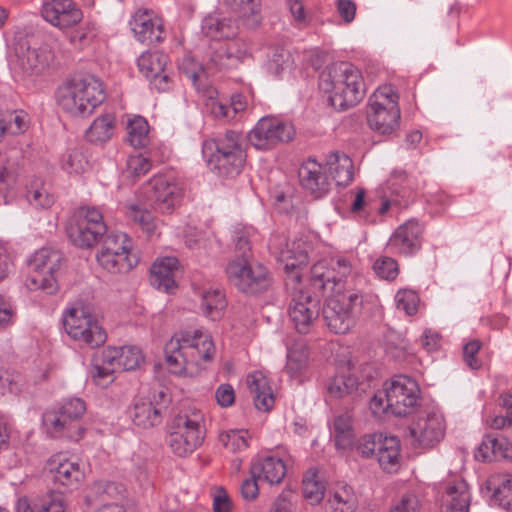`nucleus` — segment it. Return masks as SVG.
<instances>
[{"instance_id":"1","label":"nucleus","mask_w":512,"mask_h":512,"mask_svg":"<svg viewBox=\"0 0 512 512\" xmlns=\"http://www.w3.org/2000/svg\"><path fill=\"white\" fill-rule=\"evenodd\" d=\"M309 250L310 245L306 241L298 239L288 243L279 255V260L287 273V286H292L294 290L288 314L295 329L301 334L310 331L320 310V297L316 290L312 294L302 289L297 290L295 287L301 278L300 269L308 263Z\"/></svg>"},{"instance_id":"2","label":"nucleus","mask_w":512,"mask_h":512,"mask_svg":"<svg viewBox=\"0 0 512 512\" xmlns=\"http://www.w3.org/2000/svg\"><path fill=\"white\" fill-rule=\"evenodd\" d=\"M215 354L211 336L203 331H181L165 345V356L171 373L193 377Z\"/></svg>"},{"instance_id":"3","label":"nucleus","mask_w":512,"mask_h":512,"mask_svg":"<svg viewBox=\"0 0 512 512\" xmlns=\"http://www.w3.org/2000/svg\"><path fill=\"white\" fill-rule=\"evenodd\" d=\"M319 88L338 110L355 106L365 95L361 71L349 62H334L326 66L319 75Z\"/></svg>"},{"instance_id":"4","label":"nucleus","mask_w":512,"mask_h":512,"mask_svg":"<svg viewBox=\"0 0 512 512\" xmlns=\"http://www.w3.org/2000/svg\"><path fill=\"white\" fill-rule=\"evenodd\" d=\"M106 94L100 79L92 76H76L57 92L59 106L72 116L87 117L103 103Z\"/></svg>"},{"instance_id":"5","label":"nucleus","mask_w":512,"mask_h":512,"mask_svg":"<svg viewBox=\"0 0 512 512\" xmlns=\"http://www.w3.org/2000/svg\"><path fill=\"white\" fill-rule=\"evenodd\" d=\"M243 145V135L228 130L223 136L205 141L202 154L211 170L224 177H234L240 174L245 163Z\"/></svg>"},{"instance_id":"6","label":"nucleus","mask_w":512,"mask_h":512,"mask_svg":"<svg viewBox=\"0 0 512 512\" xmlns=\"http://www.w3.org/2000/svg\"><path fill=\"white\" fill-rule=\"evenodd\" d=\"M85 411V402L80 398H71L47 409L42 415L44 433L53 439L79 441L85 432L81 424Z\"/></svg>"},{"instance_id":"7","label":"nucleus","mask_w":512,"mask_h":512,"mask_svg":"<svg viewBox=\"0 0 512 512\" xmlns=\"http://www.w3.org/2000/svg\"><path fill=\"white\" fill-rule=\"evenodd\" d=\"M204 415L196 409L182 410L170 426L168 444L179 457L192 454L204 440Z\"/></svg>"},{"instance_id":"8","label":"nucleus","mask_w":512,"mask_h":512,"mask_svg":"<svg viewBox=\"0 0 512 512\" xmlns=\"http://www.w3.org/2000/svg\"><path fill=\"white\" fill-rule=\"evenodd\" d=\"M362 304L363 296L357 292L335 293L322 310L327 327L336 334L347 333L354 326Z\"/></svg>"},{"instance_id":"9","label":"nucleus","mask_w":512,"mask_h":512,"mask_svg":"<svg viewBox=\"0 0 512 512\" xmlns=\"http://www.w3.org/2000/svg\"><path fill=\"white\" fill-rule=\"evenodd\" d=\"M70 241L77 247L88 249L96 245L107 231L102 212L96 207H80L71 217L67 228Z\"/></svg>"},{"instance_id":"10","label":"nucleus","mask_w":512,"mask_h":512,"mask_svg":"<svg viewBox=\"0 0 512 512\" xmlns=\"http://www.w3.org/2000/svg\"><path fill=\"white\" fill-rule=\"evenodd\" d=\"M399 96L391 85L380 86L369 99L367 112L371 129L388 134L399 125Z\"/></svg>"},{"instance_id":"11","label":"nucleus","mask_w":512,"mask_h":512,"mask_svg":"<svg viewBox=\"0 0 512 512\" xmlns=\"http://www.w3.org/2000/svg\"><path fill=\"white\" fill-rule=\"evenodd\" d=\"M353 262L346 256H334L315 263L311 268L310 285L319 293H342L343 282L354 273Z\"/></svg>"},{"instance_id":"12","label":"nucleus","mask_w":512,"mask_h":512,"mask_svg":"<svg viewBox=\"0 0 512 512\" xmlns=\"http://www.w3.org/2000/svg\"><path fill=\"white\" fill-rule=\"evenodd\" d=\"M66 333L75 341L91 348L103 345L107 334L98 320L82 306L67 309L63 316Z\"/></svg>"},{"instance_id":"13","label":"nucleus","mask_w":512,"mask_h":512,"mask_svg":"<svg viewBox=\"0 0 512 512\" xmlns=\"http://www.w3.org/2000/svg\"><path fill=\"white\" fill-rule=\"evenodd\" d=\"M62 255L56 250L42 248L29 261L31 274L26 279L29 290H42L53 294L58 290L55 273L59 270Z\"/></svg>"},{"instance_id":"14","label":"nucleus","mask_w":512,"mask_h":512,"mask_svg":"<svg viewBox=\"0 0 512 512\" xmlns=\"http://www.w3.org/2000/svg\"><path fill=\"white\" fill-rule=\"evenodd\" d=\"M226 273L231 284L246 294L263 292L271 285L266 267L261 264H249L247 260L231 261L226 268Z\"/></svg>"},{"instance_id":"15","label":"nucleus","mask_w":512,"mask_h":512,"mask_svg":"<svg viewBox=\"0 0 512 512\" xmlns=\"http://www.w3.org/2000/svg\"><path fill=\"white\" fill-rule=\"evenodd\" d=\"M295 135L294 127L274 117H262L248 133L247 140L258 150H269L279 143L289 142Z\"/></svg>"},{"instance_id":"16","label":"nucleus","mask_w":512,"mask_h":512,"mask_svg":"<svg viewBox=\"0 0 512 512\" xmlns=\"http://www.w3.org/2000/svg\"><path fill=\"white\" fill-rule=\"evenodd\" d=\"M408 430L413 446L433 447L444 437L445 423L443 415L437 410L421 411L411 422Z\"/></svg>"},{"instance_id":"17","label":"nucleus","mask_w":512,"mask_h":512,"mask_svg":"<svg viewBox=\"0 0 512 512\" xmlns=\"http://www.w3.org/2000/svg\"><path fill=\"white\" fill-rule=\"evenodd\" d=\"M388 390V406L392 407L395 416L410 414L419 403L420 390L416 381L404 375H398L386 383Z\"/></svg>"},{"instance_id":"18","label":"nucleus","mask_w":512,"mask_h":512,"mask_svg":"<svg viewBox=\"0 0 512 512\" xmlns=\"http://www.w3.org/2000/svg\"><path fill=\"white\" fill-rule=\"evenodd\" d=\"M248 56V47L242 39L211 47L204 64L206 75L237 67Z\"/></svg>"},{"instance_id":"19","label":"nucleus","mask_w":512,"mask_h":512,"mask_svg":"<svg viewBox=\"0 0 512 512\" xmlns=\"http://www.w3.org/2000/svg\"><path fill=\"white\" fill-rule=\"evenodd\" d=\"M148 199L160 213H172L182 198V188L166 176H155L148 183Z\"/></svg>"},{"instance_id":"20","label":"nucleus","mask_w":512,"mask_h":512,"mask_svg":"<svg viewBox=\"0 0 512 512\" xmlns=\"http://www.w3.org/2000/svg\"><path fill=\"white\" fill-rule=\"evenodd\" d=\"M129 26L134 37L141 43L151 45L164 39L163 21L152 10H137L129 21Z\"/></svg>"},{"instance_id":"21","label":"nucleus","mask_w":512,"mask_h":512,"mask_svg":"<svg viewBox=\"0 0 512 512\" xmlns=\"http://www.w3.org/2000/svg\"><path fill=\"white\" fill-rule=\"evenodd\" d=\"M41 15L45 21L59 29H66L78 24L83 13L73 0H45Z\"/></svg>"},{"instance_id":"22","label":"nucleus","mask_w":512,"mask_h":512,"mask_svg":"<svg viewBox=\"0 0 512 512\" xmlns=\"http://www.w3.org/2000/svg\"><path fill=\"white\" fill-rule=\"evenodd\" d=\"M169 397L166 391L160 390L153 400L139 399L131 411L133 423L143 429L151 428L161 423L163 409L167 406Z\"/></svg>"},{"instance_id":"23","label":"nucleus","mask_w":512,"mask_h":512,"mask_svg":"<svg viewBox=\"0 0 512 512\" xmlns=\"http://www.w3.org/2000/svg\"><path fill=\"white\" fill-rule=\"evenodd\" d=\"M423 227L419 221L410 219L400 225L391 235L388 247L397 254L410 256L421 248Z\"/></svg>"},{"instance_id":"24","label":"nucleus","mask_w":512,"mask_h":512,"mask_svg":"<svg viewBox=\"0 0 512 512\" xmlns=\"http://www.w3.org/2000/svg\"><path fill=\"white\" fill-rule=\"evenodd\" d=\"M167 63L168 56L159 51L144 52L137 60L140 72L158 91H165L169 88V75L165 71Z\"/></svg>"},{"instance_id":"25","label":"nucleus","mask_w":512,"mask_h":512,"mask_svg":"<svg viewBox=\"0 0 512 512\" xmlns=\"http://www.w3.org/2000/svg\"><path fill=\"white\" fill-rule=\"evenodd\" d=\"M123 492L122 485L100 481L90 487L85 499L88 506L96 508L95 512H125L122 505L108 502L122 496Z\"/></svg>"},{"instance_id":"26","label":"nucleus","mask_w":512,"mask_h":512,"mask_svg":"<svg viewBox=\"0 0 512 512\" xmlns=\"http://www.w3.org/2000/svg\"><path fill=\"white\" fill-rule=\"evenodd\" d=\"M366 384L359 381L355 376V368L350 362L341 365L337 374L331 378L327 384V392L330 397L335 399L347 396H358L365 391Z\"/></svg>"},{"instance_id":"27","label":"nucleus","mask_w":512,"mask_h":512,"mask_svg":"<svg viewBox=\"0 0 512 512\" xmlns=\"http://www.w3.org/2000/svg\"><path fill=\"white\" fill-rule=\"evenodd\" d=\"M325 166L316 160L309 159L299 169V178L302 186L315 198L326 195L331 187Z\"/></svg>"},{"instance_id":"28","label":"nucleus","mask_w":512,"mask_h":512,"mask_svg":"<svg viewBox=\"0 0 512 512\" xmlns=\"http://www.w3.org/2000/svg\"><path fill=\"white\" fill-rule=\"evenodd\" d=\"M15 512H66L65 498L59 491H48L33 500L26 496L19 497Z\"/></svg>"},{"instance_id":"29","label":"nucleus","mask_w":512,"mask_h":512,"mask_svg":"<svg viewBox=\"0 0 512 512\" xmlns=\"http://www.w3.org/2000/svg\"><path fill=\"white\" fill-rule=\"evenodd\" d=\"M150 282L158 290L173 293L176 289V275L179 272V261L175 257L157 259L150 270Z\"/></svg>"},{"instance_id":"30","label":"nucleus","mask_w":512,"mask_h":512,"mask_svg":"<svg viewBox=\"0 0 512 512\" xmlns=\"http://www.w3.org/2000/svg\"><path fill=\"white\" fill-rule=\"evenodd\" d=\"M194 291L200 299L202 313L213 321L219 320L227 305L222 289L214 285H194Z\"/></svg>"},{"instance_id":"31","label":"nucleus","mask_w":512,"mask_h":512,"mask_svg":"<svg viewBox=\"0 0 512 512\" xmlns=\"http://www.w3.org/2000/svg\"><path fill=\"white\" fill-rule=\"evenodd\" d=\"M203 34L215 40H235L238 33V25L235 19L221 14L206 16L201 25Z\"/></svg>"},{"instance_id":"32","label":"nucleus","mask_w":512,"mask_h":512,"mask_svg":"<svg viewBox=\"0 0 512 512\" xmlns=\"http://www.w3.org/2000/svg\"><path fill=\"white\" fill-rule=\"evenodd\" d=\"M250 474L271 485L279 484L286 475V465L280 458L266 456L253 461Z\"/></svg>"},{"instance_id":"33","label":"nucleus","mask_w":512,"mask_h":512,"mask_svg":"<svg viewBox=\"0 0 512 512\" xmlns=\"http://www.w3.org/2000/svg\"><path fill=\"white\" fill-rule=\"evenodd\" d=\"M246 383L256 409L263 412L269 411L275 400L268 378L262 372L255 371L247 376Z\"/></svg>"},{"instance_id":"34","label":"nucleus","mask_w":512,"mask_h":512,"mask_svg":"<svg viewBox=\"0 0 512 512\" xmlns=\"http://www.w3.org/2000/svg\"><path fill=\"white\" fill-rule=\"evenodd\" d=\"M486 490L491 493L490 505L506 510L512 508V475H492L486 481Z\"/></svg>"},{"instance_id":"35","label":"nucleus","mask_w":512,"mask_h":512,"mask_svg":"<svg viewBox=\"0 0 512 512\" xmlns=\"http://www.w3.org/2000/svg\"><path fill=\"white\" fill-rule=\"evenodd\" d=\"M325 168L330 174V181L333 180L338 186H347L353 180V162L344 153L332 152L326 160Z\"/></svg>"},{"instance_id":"36","label":"nucleus","mask_w":512,"mask_h":512,"mask_svg":"<svg viewBox=\"0 0 512 512\" xmlns=\"http://www.w3.org/2000/svg\"><path fill=\"white\" fill-rule=\"evenodd\" d=\"M18 57L25 71L37 74L52 63L54 54L51 48L44 44L39 47H27Z\"/></svg>"},{"instance_id":"37","label":"nucleus","mask_w":512,"mask_h":512,"mask_svg":"<svg viewBox=\"0 0 512 512\" xmlns=\"http://www.w3.org/2000/svg\"><path fill=\"white\" fill-rule=\"evenodd\" d=\"M116 131V117L113 113H104L96 117L85 131V138L94 145L108 142Z\"/></svg>"},{"instance_id":"38","label":"nucleus","mask_w":512,"mask_h":512,"mask_svg":"<svg viewBox=\"0 0 512 512\" xmlns=\"http://www.w3.org/2000/svg\"><path fill=\"white\" fill-rule=\"evenodd\" d=\"M309 367V351L303 339L296 340L287 346L285 372L291 378L301 376Z\"/></svg>"},{"instance_id":"39","label":"nucleus","mask_w":512,"mask_h":512,"mask_svg":"<svg viewBox=\"0 0 512 512\" xmlns=\"http://www.w3.org/2000/svg\"><path fill=\"white\" fill-rule=\"evenodd\" d=\"M442 501V512H468L470 495L466 482L448 484Z\"/></svg>"},{"instance_id":"40","label":"nucleus","mask_w":512,"mask_h":512,"mask_svg":"<svg viewBox=\"0 0 512 512\" xmlns=\"http://www.w3.org/2000/svg\"><path fill=\"white\" fill-rule=\"evenodd\" d=\"M380 467L387 472H394L399 467L400 441L397 437L384 435L376 454Z\"/></svg>"},{"instance_id":"41","label":"nucleus","mask_w":512,"mask_h":512,"mask_svg":"<svg viewBox=\"0 0 512 512\" xmlns=\"http://www.w3.org/2000/svg\"><path fill=\"white\" fill-rule=\"evenodd\" d=\"M511 460L512 444L503 436L485 435L482 439V460Z\"/></svg>"},{"instance_id":"42","label":"nucleus","mask_w":512,"mask_h":512,"mask_svg":"<svg viewBox=\"0 0 512 512\" xmlns=\"http://www.w3.org/2000/svg\"><path fill=\"white\" fill-rule=\"evenodd\" d=\"M96 258L98 263L110 273H126L136 265V259L131 257L129 253L122 254L100 250Z\"/></svg>"},{"instance_id":"43","label":"nucleus","mask_w":512,"mask_h":512,"mask_svg":"<svg viewBox=\"0 0 512 512\" xmlns=\"http://www.w3.org/2000/svg\"><path fill=\"white\" fill-rule=\"evenodd\" d=\"M357 497L353 489L346 485H339L327 502V512H354L357 508Z\"/></svg>"},{"instance_id":"44","label":"nucleus","mask_w":512,"mask_h":512,"mask_svg":"<svg viewBox=\"0 0 512 512\" xmlns=\"http://www.w3.org/2000/svg\"><path fill=\"white\" fill-rule=\"evenodd\" d=\"M51 472L55 482L67 487L77 485L84 477L79 464L67 459L60 461L57 466L51 467Z\"/></svg>"},{"instance_id":"45","label":"nucleus","mask_w":512,"mask_h":512,"mask_svg":"<svg viewBox=\"0 0 512 512\" xmlns=\"http://www.w3.org/2000/svg\"><path fill=\"white\" fill-rule=\"evenodd\" d=\"M60 167L69 175H80L89 169L90 164L84 150L81 147H73L62 155Z\"/></svg>"},{"instance_id":"46","label":"nucleus","mask_w":512,"mask_h":512,"mask_svg":"<svg viewBox=\"0 0 512 512\" xmlns=\"http://www.w3.org/2000/svg\"><path fill=\"white\" fill-rule=\"evenodd\" d=\"M303 495L312 505L319 504L325 495V485L316 469H309L303 478Z\"/></svg>"},{"instance_id":"47","label":"nucleus","mask_w":512,"mask_h":512,"mask_svg":"<svg viewBox=\"0 0 512 512\" xmlns=\"http://www.w3.org/2000/svg\"><path fill=\"white\" fill-rule=\"evenodd\" d=\"M332 433L337 448L345 449L352 444L354 435L350 413L340 414L334 419Z\"/></svg>"},{"instance_id":"48","label":"nucleus","mask_w":512,"mask_h":512,"mask_svg":"<svg viewBox=\"0 0 512 512\" xmlns=\"http://www.w3.org/2000/svg\"><path fill=\"white\" fill-rule=\"evenodd\" d=\"M127 141L134 148L145 147L149 141V126L142 116H134L127 123Z\"/></svg>"},{"instance_id":"49","label":"nucleus","mask_w":512,"mask_h":512,"mask_svg":"<svg viewBox=\"0 0 512 512\" xmlns=\"http://www.w3.org/2000/svg\"><path fill=\"white\" fill-rule=\"evenodd\" d=\"M127 216L131 221L137 224L148 236L156 233L157 225L152 213L138 205L127 207Z\"/></svg>"},{"instance_id":"50","label":"nucleus","mask_w":512,"mask_h":512,"mask_svg":"<svg viewBox=\"0 0 512 512\" xmlns=\"http://www.w3.org/2000/svg\"><path fill=\"white\" fill-rule=\"evenodd\" d=\"M219 440L227 450L241 452L249 446V433L244 429H233L221 433Z\"/></svg>"},{"instance_id":"51","label":"nucleus","mask_w":512,"mask_h":512,"mask_svg":"<svg viewBox=\"0 0 512 512\" xmlns=\"http://www.w3.org/2000/svg\"><path fill=\"white\" fill-rule=\"evenodd\" d=\"M246 107V99L241 94L233 95L230 104H224L220 101H213L211 104V111L217 118L232 119L238 112H241Z\"/></svg>"},{"instance_id":"52","label":"nucleus","mask_w":512,"mask_h":512,"mask_svg":"<svg viewBox=\"0 0 512 512\" xmlns=\"http://www.w3.org/2000/svg\"><path fill=\"white\" fill-rule=\"evenodd\" d=\"M27 199L31 205L42 209L50 208L54 203L53 195L39 180H36L31 184L27 192Z\"/></svg>"},{"instance_id":"53","label":"nucleus","mask_w":512,"mask_h":512,"mask_svg":"<svg viewBox=\"0 0 512 512\" xmlns=\"http://www.w3.org/2000/svg\"><path fill=\"white\" fill-rule=\"evenodd\" d=\"M290 52L282 47H275L271 50L267 61V70L273 76H280L282 72L291 66Z\"/></svg>"},{"instance_id":"54","label":"nucleus","mask_w":512,"mask_h":512,"mask_svg":"<svg viewBox=\"0 0 512 512\" xmlns=\"http://www.w3.org/2000/svg\"><path fill=\"white\" fill-rule=\"evenodd\" d=\"M132 239L123 232H111L106 235L100 250L106 252H120L122 254L131 252Z\"/></svg>"},{"instance_id":"55","label":"nucleus","mask_w":512,"mask_h":512,"mask_svg":"<svg viewBox=\"0 0 512 512\" xmlns=\"http://www.w3.org/2000/svg\"><path fill=\"white\" fill-rule=\"evenodd\" d=\"M121 371L136 369L143 361L141 350L135 346L117 347Z\"/></svg>"},{"instance_id":"56","label":"nucleus","mask_w":512,"mask_h":512,"mask_svg":"<svg viewBox=\"0 0 512 512\" xmlns=\"http://www.w3.org/2000/svg\"><path fill=\"white\" fill-rule=\"evenodd\" d=\"M419 302L418 294L411 289H400L395 295L397 309L404 311L409 316L417 313Z\"/></svg>"},{"instance_id":"57","label":"nucleus","mask_w":512,"mask_h":512,"mask_svg":"<svg viewBox=\"0 0 512 512\" xmlns=\"http://www.w3.org/2000/svg\"><path fill=\"white\" fill-rule=\"evenodd\" d=\"M240 18H248L259 12L260 0H222Z\"/></svg>"},{"instance_id":"58","label":"nucleus","mask_w":512,"mask_h":512,"mask_svg":"<svg viewBox=\"0 0 512 512\" xmlns=\"http://www.w3.org/2000/svg\"><path fill=\"white\" fill-rule=\"evenodd\" d=\"M373 269L380 278L388 281L396 279L399 273L396 260L387 256L378 258L373 264Z\"/></svg>"},{"instance_id":"59","label":"nucleus","mask_w":512,"mask_h":512,"mask_svg":"<svg viewBox=\"0 0 512 512\" xmlns=\"http://www.w3.org/2000/svg\"><path fill=\"white\" fill-rule=\"evenodd\" d=\"M114 374L115 372L112 371V368L101 365L100 362L95 358L92 359L90 376L96 385L103 388L107 387L114 381Z\"/></svg>"},{"instance_id":"60","label":"nucleus","mask_w":512,"mask_h":512,"mask_svg":"<svg viewBox=\"0 0 512 512\" xmlns=\"http://www.w3.org/2000/svg\"><path fill=\"white\" fill-rule=\"evenodd\" d=\"M179 69L181 72L192 81L195 87H199L202 81V78L206 75L204 66L198 65L191 57H185Z\"/></svg>"},{"instance_id":"61","label":"nucleus","mask_w":512,"mask_h":512,"mask_svg":"<svg viewBox=\"0 0 512 512\" xmlns=\"http://www.w3.org/2000/svg\"><path fill=\"white\" fill-rule=\"evenodd\" d=\"M384 438L382 433H373L362 436L357 442V450L363 457L376 456L378 447Z\"/></svg>"},{"instance_id":"62","label":"nucleus","mask_w":512,"mask_h":512,"mask_svg":"<svg viewBox=\"0 0 512 512\" xmlns=\"http://www.w3.org/2000/svg\"><path fill=\"white\" fill-rule=\"evenodd\" d=\"M369 407L373 415L378 418H381L388 413L392 414V407L388 406V390L386 385L384 390L378 391L372 397Z\"/></svg>"},{"instance_id":"63","label":"nucleus","mask_w":512,"mask_h":512,"mask_svg":"<svg viewBox=\"0 0 512 512\" xmlns=\"http://www.w3.org/2000/svg\"><path fill=\"white\" fill-rule=\"evenodd\" d=\"M151 166L150 160L142 154H134L127 159V171L133 177L145 175Z\"/></svg>"},{"instance_id":"64","label":"nucleus","mask_w":512,"mask_h":512,"mask_svg":"<svg viewBox=\"0 0 512 512\" xmlns=\"http://www.w3.org/2000/svg\"><path fill=\"white\" fill-rule=\"evenodd\" d=\"M422 504L419 497L414 493H406L401 496L400 500L391 508L390 511L399 512H419Z\"/></svg>"}]
</instances>
